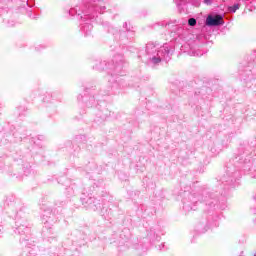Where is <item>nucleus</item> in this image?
I'll use <instances>...</instances> for the list:
<instances>
[{"instance_id": "obj_1", "label": "nucleus", "mask_w": 256, "mask_h": 256, "mask_svg": "<svg viewBox=\"0 0 256 256\" xmlns=\"http://www.w3.org/2000/svg\"><path fill=\"white\" fill-rule=\"evenodd\" d=\"M223 23L225 22L223 21V16L221 15H209L206 18V25L208 27H217L219 25H223Z\"/></svg>"}, {"instance_id": "obj_5", "label": "nucleus", "mask_w": 256, "mask_h": 256, "mask_svg": "<svg viewBox=\"0 0 256 256\" xmlns=\"http://www.w3.org/2000/svg\"><path fill=\"white\" fill-rule=\"evenodd\" d=\"M159 61H161V60H159V59L155 60L154 59V63H159Z\"/></svg>"}, {"instance_id": "obj_2", "label": "nucleus", "mask_w": 256, "mask_h": 256, "mask_svg": "<svg viewBox=\"0 0 256 256\" xmlns=\"http://www.w3.org/2000/svg\"><path fill=\"white\" fill-rule=\"evenodd\" d=\"M188 24L190 25V27H195V25H197V20H195L194 18H190L188 20Z\"/></svg>"}, {"instance_id": "obj_4", "label": "nucleus", "mask_w": 256, "mask_h": 256, "mask_svg": "<svg viewBox=\"0 0 256 256\" xmlns=\"http://www.w3.org/2000/svg\"><path fill=\"white\" fill-rule=\"evenodd\" d=\"M204 3H206V5H209V3H211V0H204Z\"/></svg>"}, {"instance_id": "obj_3", "label": "nucleus", "mask_w": 256, "mask_h": 256, "mask_svg": "<svg viewBox=\"0 0 256 256\" xmlns=\"http://www.w3.org/2000/svg\"><path fill=\"white\" fill-rule=\"evenodd\" d=\"M232 13H235L239 9V4H236L229 8Z\"/></svg>"}]
</instances>
